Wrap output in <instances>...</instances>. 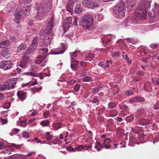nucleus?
<instances>
[{"mask_svg":"<svg viewBox=\"0 0 159 159\" xmlns=\"http://www.w3.org/2000/svg\"><path fill=\"white\" fill-rule=\"evenodd\" d=\"M134 94L133 92L130 90H128L125 93V95L127 96L133 95Z\"/></svg>","mask_w":159,"mask_h":159,"instance_id":"obj_47","label":"nucleus"},{"mask_svg":"<svg viewBox=\"0 0 159 159\" xmlns=\"http://www.w3.org/2000/svg\"><path fill=\"white\" fill-rule=\"evenodd\" d=\"M125 39L126 40L128 43H132L133 42V39L131 38H126Z\"/></svg>","mask_w":159,"mask_h":159,"instance_id":"obj_57","label":"nucleus"},{"mask_svg":"<svg viewBox=\"0 0 159 159\" xmlns=\"http://www.w3.org/2000/svg\"><path fill=\"white\" fill-rule=\"evenodd\" d=\"M38 10L37 15L35 16L36 18L38 20H41L46 17L48 13L42 11L41 10Z\"/></svg>","mask_w":159,"mask_h":159,"instance_id":"obj_12","label":"nucleus"},{"mask_svg":"<svg viewBox=\"0 0 159 159\" xmlns=\"http://www.w3.org/2000/svg\"><path fill=\"white\" fill-rule=\"evenodd\" d=\"M155 84L156 85H159V77L158 78H155Z\"/></svg>","mask_w":159,"mask_h":159,"instance_id":"obj_62","label":"nucleus"},{"mask_svg":"<svg viewBox=\"0 0 159 159\" xmlns=\"http://www.w3.org/2000/svg\"><path fill=\"white\" fill-rule=\"evenodd\" d=\"M155 8L156 9L155 10L156 11V12L157 13L158 15H159V5L157 4H155Z\"/></svg>","mask_w":159,"mask_h":159,"instance_id":"obj_51","label":"nucleus"},{"mask_svg":"<svg viewBox=\"0 0 159 159\" xmlns=\"http://www.w3.org/2000/svg\"><path fill=\"white\" fill-rule=\"evenodd\" d=\"M66 149L68 151H74V148L72 147L71 146L67 147L66 148Z\"/></svg>","mask_w":159,"mask_h":159,"instance_id":"obj_56","label":"nucleus"},{"mask_svg":"<svg viewBox=\"0 0 159 159\" xmlns=\"http://www.w3.org/2000/svg\"><path fill=\"white\" fill-rule=\"evenodd\" d=\"M124 2L123 0L120 1L114 7L113 11L119 18H121L125 16L124 12Z\"/></svg>","mask_w":159,"mask_h":159,"instance_id":"obj_3","label":"nucleus"},{"mask_svg":"<svg viewBox=\"0 0 159 159\" xmlns=\"http://www.w3.org/2000/svg\"><path fill=\"white\" fill-rule=\"evenodd\" d=\"M3 46H6L8 45L10 43L8 40H7L2 42Z\"/></svg>","mask_w":159,"mask_h":159,"instance_id":"obj_50","label":"nucleus"},{"mask_svg":"<svg viewBox=\"0 0 159 159\" xmlns=\"http://www.w3.org/2000/svg\"><path fill=\"white\" fill-rule=\"evenodd\" d=\"M74 5V2L71 1L70 0H68L66 7L67 10L69 12H72L73 11Z\"/></svg>","mask_w":159,"mask_h":159,"instance_id":"obj_16","label":"nucleus"},{"mask_svg":"<svg viewBox=\"0 0 159 159\" xmlns=\"http://www.w3.org/2000/svg\"><path fill=\"white\" fill-rule=\"evenodd\" d=\"M12 67L10 61H3L1 62L0 64V68L4 70L9 69Z\"/></svg>","mask_w":159,"mask_h":159,"instance_id":"obj_8","label":"nucleus"},{"mask_svg":"<svg viewBox=\"0 0 159 159\" xmlns=\"http://www.w3.org/2000/svg\"><path fill=\"white\" fill-rule=\"evenodd\" d=\"M150 47L151 48L153 49H154L156 48H157V44H152L150 45Z\"/></svg>","mask_w":159,"mask_h":159,"instance_id":"obj_61","label":"nucleus"},{"mask_svg":"<svg viewBox=\"0 0 159 159\" xmlns=\"http://www.w3.org/2000/svg\"><path fill=\"white\" fill-rule=\"evenodd\" d=\"M34 51L29 48L27 49L24 53L23 58L25 59L26 60H28L29 58V56L33 53Z\"/></svg>","mask_w":159,"mask_h":159,"instance_id":"obj_18","label":"nucleus"},{"mask_svg":"<svg viewBox=\"0 0 159 159\" xmlns=\"http://www.w3.org/2000/svg\"><path fill=\"white\" fill-rule=\"evenodd\" d=\"M37 45H36V44H34L32 43L29 48H30V49H32V50L34 51L36 49V48L37 47Z\"/></svg>","mask_w":159,"mask_h":159,"instance_id":"obj_44","label":"nucleus"},{"mask_svg":"<svg viewBox=\"0 0 159 159\" xmlns=\"http://www.w3.org/2000/svg\"><path fill=\"white\" fill-rule=\"evenodd\" d=\"M46 33V30H45V32L44 30H42L40 32V33H39V34L40 36L44 35L46 37L47 36V34H46L45 35Z\"/></svg>","mask_w":159,"mask_h":159,"instance_id":"obj_55","label":"nucleus"},{"mask_svg":"<svg viewBox=\"0 0 159 159\" xmlns=\"http://www.w3.org/2000/svg\"><path fill=\"white\" fill-rule=\"evenodd\" d=\"M116 132L118 134H120L122 133V129L120 127H118L116 130Z\"/></svg>","mask_w":159,"mask_h":159,"instance_id":"obj_46","label":"nucleus"},{"mask_svg":"<svg viewBox=\"0 0 159 159\" xmlns=\"http://www.w3.org/2000/svg\"><path fill=\"white\" fill-rule=\"evenodd\" d=\"M16 78H14L12 80H11L6 82L7 88H8V90H9L11 89H13L15 88V86L16 84Z\"/></svg>","mask_w":159,"mask_h":159,"instance_id":"obj_11","label":"nucleus"},{"mask_svg":"<svg viewBox=\"0 0 159 159\" xmlns=\"http://www.w3.org/2000/svg\"><path fill=\"white\" fill-rule=\"evenodd\" d=\"M17 95L21 101H23L26 98V93L23 90H19L17 92Z\"/></svg>","mask_w":159,"mask_h":159,"instance_id":"obj_15","label":"nucleus"},{"mask_svg":"<svg viewBox=\"0 0 159 159\" xmlns=\"http://www.w3.org/2000/svg\"><path fill=\"white\" fill-rule=\"evenodd\" d=\"M1 55L3 57L6 58H8L10 56L9 50L4 48L1 52Z\"/></svg>","mask_w":159,"mask_h":159,"instance_id":"obj_17","label":"nucleus"},{"mask_svg":"<svg viewBox=\"0 0 159 159\" xmlns=\"http://www.w3.org/2000/svg\"><path fill=\"white\" fill-rule=\"evenodd\" d=\"M37 83H38V82L37 81V80L35 79V81H34L31 83V85H36V84H37Z\"/></svg>","mask_w":159,"mask_h":159,"instance_id":"obj_63","label":"nucleus"},{"mask_svg":"<svg viewBox=\"0 0 159 159\" xmlns=\"http://www.w3.org/2000/svg\"><path fill=\"white\" fill-rule=\"evenodd\" d=\"M40 51H43L42 53L45 54L48 52V49L47 48H41L39 49Z\"/></svg>","mask_w":159,"mask_h":159,"instance_id":"obj_48","label":"nucleus"},{"mask_svg":"<svg viewBox=\"0 0 159 159\" xmlns=\"http://www.w3.org/2000/svg\"><path fill=\"white\" fill-rule=\"evenodd\" d=\"M46 56L44 55H40L38 56L35 60V63L38 64H40L43 61V63L41 65L42 67L45 66V63L47 62V60L46 58Z\"/></svg>","mask_w":159,"mask_h":159,"instance_id":"obj_7","label":"nucleus"},{"mask_svg":"<svg viewBox=\"0 0 159 159\" xmlns=\"http://www.w3.org/2000/svg\"><path fill=\"white\" fill-rule=\"evenodd\" d=\"M80 65L83 67H85L86 66V63L84 61H82L80 62Z\"/></svg>","mask_w":159,"mask_h":159,"instance_id":"obj_59","label":"nucleus"},{"mask_svg":"<svg viewBox=\"0 0 159 159\" xmlns=\"http://www.w3.org/2000/svg\"><path fill=\"white\" fill-rule=\"evenodd\" d=\"M31 6V5H30L29 6H26L22 7L21 11V14L24 16L28 15L30 14Z\"/></svg>","mask_w":159,"mask_h":159,"instance_id":"obj_10","label":"nucleus"},{"mask_svg":"<svg viewBox=\"0 0 159 159\" xmlns=\"http://www.w3.org/2000/svg\"><path fill=\"white\" fill-rule=\"evenodd\" d=\"M82 80L84 82H91L93 80L91 77L87 76L83 78Z\"/></svg>","mask_w":159,"mask_h":159,"instance_id":"obj_33","label":"nucleus"},{"mask_svg":"<svg viewBox=\"0 0 159 159\" xmlns=\"http://www.w3.org/2000/svg\"><path fill=\"white\" fill-rule=\"evenodd\" d=\"M80 84H76L75 86L74 89L75 92H78L80 88Z\"/></svg>","mask_w":159,"mask_h":159,"instance_id":"obj_42","label":"nucleus"},{"mask_svg":"<svg viewBox=\"0 0 159 159\" xmlns=\"http://www.w3.org/2000/svg\"><path fill=\"white\" fill-rule=\"evenodd\" d=\"M111 140L109 138L105 139L103 141V145H105L104 148L107 149L111 148V145L109 143L111 142Z\"/></svg>","mask_w":159,"mask_h":159,"instance_id":"obj_21","label":"nucleus"},{"mask_svg":"<svg viewBox=\"0 0 159 159\" xmlns=\"http://www.w3.org/2000/svg\"><path fill=\"white\" fill-rule=\"evenodd\" d=\"M78 72L80 75L82 77L86 75L87 72L86 70H80Z\"/></svg>","mask_w":159,"mask_h":159,"instance_id":"obj_35","label":"nucleus"},{"mask_svg":"<svg viewBox=\"0 0 159 159\" xmlns=\"http://www.w3.org/2000/svg\"><path fill=\"white\" fill-rule=\"evenodd\" d=\"M10 102H7L5 104V105L3 107V108L7 109L10 107Z\"/></svg>","mask_w":159,"mask_h":159,"instance_id":"obj_49","label":"nucleus"},{"mask_svg":"<svg viewBox=\"0 0 159 159\" xmlns=\"http://www.w3.org/2000/svg\"><path fill=\"white\" fill-rule=\"evenodd\" d=\"M37 75H38V76H37V77H39L41 79H43L44 77L47 76H49L50 74L48 75L46 73H40L37 74Z\"/></svg>","mask_w":159,"mask_h":159,"instance_id":"obj_27","label":"nucleus"},{"mask_svg":"<svg viewBox=\"0 0 159 159\" xmlns=\"http://www.w3.org/2000/svg\"><path fill=\"white\" fill-rule=\"evenodd\" d=\"M39 39L37 37H35L33 39L32 43L38 45Z\"/></svg>","mask_w":159,"mask_h":159,"instance_id":"obj_40","label":"nucleus"},{"mask_svg":"<svg viewBox=\"0 0 159 159\" xmlns=\"http://www.w3.org/2000/svg\"><path fill=\"white\" fill-rule=\"evenodd\" d=\"M22 134L24 137L25 138H29V135L27 132L26 131L23 132Z\"/></svg>","mask_w":159,"mask_h":159,"instance_id":"obj_45","label":"nucleus"},{"mask_svg":"<svg viewBox=\"0 0 159 159\" xmlns=\"http://www.w3.org/2000/svg\"><path fill=\"white\" fill-rule=\"evenodd\" d=\"M45 138L47 140H50L52 138V136L50 134L49 132H47L46 133Z\"/></svg>","mask_w":159,"mask_h":159,"instance_id":"obj_34","label":"nucleus"},{"mask_svg":"<svg viewBox=\"0 0 159 159\" xmlns=\"http://www.w3.org/2000/svg\"><path fill=\"white\" fill-rule=\"evenodd\" d=\"M23 75L27 76H31V77H37V76H38V75H37V74H35L32 72H25L23 74Z\"/></svg>","mask_w":159,"mask_h":159,"instance_id":"obj_26","label":"nucleus"},{"mask_svg":"<svg viewBox=\"0 0 159 159\" xmlns=\"http://www.w3.org/2000/svg\"><path fill=\"white\" fill-rule=\"evenodd\" d=\"M99 102V100L97 98H94L92 101V102L93 103H97Z\"/></svg>","mask_w":159,"mask_h":159,"instance_id":"obj_54","label":"nucleus"},{"mask_svg":"<svg viewBox=\"0 0 159 159\" xmlns=\"http://www.w3.org/2000/svg\"><path fill=\"white\" fill-rule=\"evenodd\" d=\"M8 88L6 82L4 84L0 85V91H4L6 90H8Z\"/></svg>","mask_w":159,"mask_h":159,"instance_id":"obj_28","label":"nucleus"},{"mask_svg":"<svg viewBox=\"0 0 159 159\" xmlns=\"http://www.w3.org/2000/svg\"><path fill=\"white\" fill-rule=\"evenodd\" d=\"M26 59H24L21 60L19 62V66L22 68L25 69L27 67L28 65L27 63V61Z\"/></svg>","mask_w":159,"mask_h":159,"instance_id":"obj_20","label":"nucleus"},{"mask_svg":"<svg viewBox=\"0 0 159 159\" xmlns=\"http://www.w3.org/2000/svg\"><path fill=\"white\" fill-rule=\"evenodd\" d=\"M120 54V52H114L112 54V57H114L117 56H119Z\"/></svg>","mask_w":159,"mask_h":159,"instance_id":"obj_58","label":"nucleus"},{"mask_svg":"<svg viewBox=\"0 0 159 159\" xmlns=\"http://www.w3.org/2000/svg\"><path fill=\"white\" fill-rule=\"evenodd\" d=\"M108 106L109 108H113L116 107V104L113 102H110L109 103Z\"/></svg>","mask_w":159,"mask_h":159,"instance_id":"obj_41","label":"nucleus"},{"mask_svg":"<svg viewBox=\"0 0 159 159\" xmlns=\"http://www.w3.org/2000/svg\"><path fill=\"white\" fill-rule=\"evenodd\" d=\"M51 7L49 5H48L45 2H42L41 4L38 7V10H41L42 11L48 13L50 11Z\"/></svg>","mask_w":159,"mask_h":159,"instance_id":"obj_9","label":"nucleus"},{"mask_svg":"<svg viewBox=\"0 0 159 159\" xmlns=\"http://www.w3.org/2000/svg\"><path fill=\"white\" fill-rule=\"evenodd\" d=\"M72 18L71 17H68L65 20V23L66 25L70 24L72 22Z\"/></svg>","mask_w":159,"mask_h":159,"instance_id":"obj_38","label":"nucleus"},{"mask_svg":"<svg viewBox=\"0 0 159 159\" xmlns=\"http://www.w3.org/2000/svg\"><path fill=\"white\" fill-rule=\"evenodd\" d=\"M79 63L76 60H75L74 58H71L70 67L73 70L76 71L78 69V66Z\"/></svg>","mask_w":159,"mask_h":159,"instance_id":"obj_13","label":"nucleus"},{"mask_svg":"<svg viewBox=\"0 0 159 159\" xmlns=\"http://www.w3.org/2000/svg\"><path fill=\"white\" fill-rule=\"evenodd\" d=\"M21 14V9H17L14 15L15 16H16V17H20L22 16Z\"/></svg>","mask_w":159,"mask_h":159,"instance_id":"obj_30","label":"nucleus"},{"mask_svg":"<svg viewBox=\"0 0 159 159\" xmlns=\"http://www.w3.org/2000/svg\"><path fill=\"white\" fill-rule=\"evenodd\" d=\"M21 155L19 154H14L10 157V159H20Z\"/></svg>","mask_w":159,"mask_h":159,"instance_id":"obj_31","label":"nucleus"},{"mask_svg":"<svg viewBox=\"0 0 159 159\" xmlns=\"http://www.w3.org/2000/svg\"><path fill=\"white\" fill-rule=\"evenodd\" d=\"M42 87L41 86H39V87L38 88H36L35 87H34L33 88H32L31 89V91L33 92H39L41 89H42Z\"/></svg>","mask_w":159,"mask_h":159,"instance_id":"obj_29","label":"nucleus"},{"mask_svg":"<svg viewBox=\"0 0 159 159\" xmlns=\"http://www.w3.org/2000/svg\"><path fill=\"white\" fill-rule=\"evenodd\" d=\"M61 47L58 48L51 50V53L53 55L62 54L67 49V46L64 43H62Z\"/></svg>","mask_w":159,"mask_h":159,"instance_id":"obj_5","label":"nucleus"},{"mask_svg":"<svg viewBox=\"0 0 159 159\" xmlns=\"http://www.w3.org/2000/svg\"><path fill=\"white\" fill-rule=\"evenodd\" d=\"M93 20V17L91 15H85L82 17L80 24L84 29H89L92 24Z\"/></svg>","mask_w":159,"mask_h":159,"instance_id":"obj_4","label":"nucleus"},{"mask_svg":"<svg viewBox=\"0 0 159 159\" xmlns=\"http://www.w3.org/2000/svg\"><path fill=\"white\" fill-rule=\"evenodd\" d=\"M20 17H16V16H15L14 21L17 23H19L20 20Z\"/></svg>","mask_w":159,"mask_h":159,"instance_id":"obj_60","label":"nucleus"},{"mask_svg":"<svg viewBox=\"0 0 159 159\" xmlns=\"http://www.w3.org/2000/svg\"><path fill=\"white\" fill-rule=\"evenodd\" d=\"M94 57V55L93 54H88L86 58L88 59L93 58Z\"/></svg>","mask_w":159,"mask_h":159,"instance_id":"obj_52","label":"nucleus"},{"mask_svg":"<svg viewBox=\"0 0 159 159\" xmlns=\"http://www.w3.org/2000/svg\"><path fill=\"white\" fill-rule=\"evenodd\" d=\"M145 135L143 134H141L139 137V139H143L144 138Z\"/></svg>","mask_w":159,"mask_h":159,"instance_id":"obj_64","label":"nucleus"},{"mask_svg":"<svg viewBox=\"0 0 159 159\" xmlns=\"http://www.w3.org/2000/svg\"><path fill=\"white\" fill-rule=\"evenodd\" d=\"M102 88V87H97L95 88H93V93L96 94L97 93L99 90H101V89Z\"/></svg>","mask_w":159,"mask_h":159,"instance_id":"obj_36","label":"nucleus"},{"mask_svg":"<svg viewBox=\"0 0 159 159\" xmlns=\"http://www.w3.org/2000/svg\"><path fill=\"white\" fill-rule=\"evenodd\" d=\"M19 1L20 5L22 6L21 7L30 3L31 1V0H19Z\"/></svg>","mask_w":159,"mask_h":159,"instance_id":"obj_25","label":"nucleus"},{"mask_svg":"<svg viewBox=\"0 0 159 159\" xmlns=\"http://www.w3.org/2000/svg\"><path fill=\"white\" fill-rule=\"evenodd\" d=\"M84 148L85 146H83L82 145H79L77 147L74 148V151H81Z\"/></svg>","mask_w":159,"mask_h":159,"instance_id":"obj_37","label":"nucleus"},{"mask_svg":"<svg viewBox=\"0 0 159 159\" xmlns=\"http://www.w3.org/2000/svg\"><path fill=\"white\" fill-rule=\"evenodd\" d=\"M19 131L20 130L19 129L16 128L14 129L13 130H12V132L10 134L11 135H12L13 133L15 134H17Z\"/></svg>","mask_w":159,"mask_h":159,"instance_id":"obj_43","label":"nucleus"},{"mask_svg":"<svg viewBox=\"0 0 159 159\" xmlns=\"http://www.w3.org/2000/svg\"><path fill=\"white\" fill-rule=\"evenodd\" d=\"M78 51H75L74 52H70V55L71 57V58L76 57L78 56Z\"/></svg>","mask_w":159,"mask_h":159,"instance_id":"obj_39","label":"nucleus"},{"mask_svg":"<svg viewBox=\"0 0 159 159\" xmlns=\"http://www.w3.org/2000/svg\"><path fill=\"white\" fill-rule=\"evenodd\" d=\"M150 122L149 120L141 119L140 120L139 122L140 125H144L149 124Z\"/></svg>","mask_w":159,"mask_h":159,"instance_id":"obj_22","label":"nucleus"},{"mask_svg":"<svg viewBox=\"0 0 159 159\" xmlns=\"http://www.w3.org/2000/svg\"><path fill=\"white\" fill-rule=\"evenodd\" d=\"M74 11L77 14H79L81 12L82 8L80 7V4H78L76 5Z\"/></svg>","mask_w":159,"mask_h":159,"instance_id":"obj_23","label":"nucleus"},{"mask_svg":"<svg viewBox=\"0 0 159 159\" xmlns=\"http://www.w3.org/2000/svg\"><path fill=\"white\" fill-rule=\"evenodd\" d=\"M151 2L146 1L143 3H139L138 8L134 12L135 15L140 19H145L147 16L146 12L150 8Z\"/></svg>","mask_w":159,"mask_h":159,"instance_id":"obj_1","label":"nucleus"},{"mask_svg":"<svg viewBox=\"0 0 159 159\" xmlns=\"http://www.w3.org/2000/svg\"><path fill=\"white\" fill-rule=\"evenodd\" d=\"M40 123L43 126L45 127L49 125V122L48 120H46L42 121Z\"/></svg>","mask_w":159,"mask_h":159,"instance_id":"obj_32","label":"nucleus"},{"mask_svg":"<svg viewBox=\"0 0 159 159\" xmlns=\"http://www.w3.org/2000/svg\"><path fill=\"white\" fill-rule=\"evenodd\" d=\"M126 2L127 3V7L130 9L132 8L134 6L136 3L135 0H126Z\"/></svg>","mask_w":159,"mask_h":159,"instance_id":"obj_19","label":"nucleus"},{"mask_svg":"<svg viewBox=\"0 0 159 159\" xmlns=\"http://www.w3.org/2000/svg\"><path fill=\"white\" fill-rule=\"evenodd\" d=\"M145 100L144 98L143 97L136 96L130 100L129 102L130 103H133L135 102H143Z\"/></svg>","mask_w":159,"mask_h":159,"instance_id":"obj_14","label":"nucleus"},{"mask_svg":"<svg viewBox=\"0 0 159 159\" xmlns=\"http://www.w3.org/2000/svg\"><path fill=\"white\" fill-rule=\"evenodd\" d=\"M82 4L84 7L91 9H94L99 6L97 3H93L90 0H83Z\"/></svg>","mask_w":159,"mask_h":159,"instance_id":"obj_6","label":"nucleus"},{"mask_svg":"<svg viewBox=\"0 0 159 159\" xmlns=\"http://www.w3.org/2000/svg\"><path fill=\"white\" fill-rule=\"evenodd\" d=\"M78 19V18L76 17L74 18V20L73 22V25H74L75 26H76L78 25L77 22Z\"/></svg>","mask_w":159,"mask_h":159,"instance_id":"obj_53","label":"nucleus"},{"mask_svg":"<svg viewBox=\"0 0 159 159\" xmlns=\"http://www.w3.org/2000/svg\"><path fill=\"white\" fill-rule=\"evenodd\" d=\"M27 47V46L25 43H21L17 48V51L20 52L21 50H24Z\"/></svg>","mask_w":159,"mask_h":159,"instance_id":"obj_24","label":"nucleus"},{"mask_svg":"<svg viewBox=\"0 0 159 159\" xmlns=\"http://www.w3.org/2000/svg\"><path fill=\"white\" fill-rule=\"evenodd\" d=\"M53 17H51L49 20L47 21V27L46 29L45 35L47 34V36L44 38L43 41V45L45 47L48 46L51 43L52 37V34L51 33L53 27Z\"/></svg>","mask_w":159,"mask_h":159,"instance_id":"obj_2","label":"nucleus"}]
</instances>
